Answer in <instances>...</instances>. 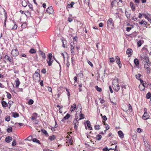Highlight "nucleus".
<instances>
[{
	"mask_svg": "<svg viewBox=\"0 0 151 151\" xmlns=\"http://www.w3.org/2000/svg\"><path fill=\"white\" fill-rule=\"evenodd\" d=\"M107 26L108 28L113 29L114 28V21L111 18H110L107 21Z\"/></svg>",
	"mask_w": 151,
	"mask_h": 151,
	"instance_id": "obj_1",
	"label": "nucleus"
},
{
	"mask_svg": "<svg viewBox=\"0 0 151 151\" xmlns=\"http://www.w3.org/2000/svg\"><path fill=\"white\" fill-rule=\"evenodd\" d=\"M70 51L71 52V53L72 54L71 55L72 56L71 57V61L72 63H73V60L74 58V57H73V55L75 54L74 52V47L75 45L74 44V42H71L70 44Z\"/></svg>",
	"mask_w": 151,
	"mask_h": 151,
	"instance_id": "obj_2",
	"label": "nucleus"
},
{
	"mask_svg": "<svg viewBox=\"0 0 151 151\" xmlns=\"http://www.w3.org/2000/svg\"><path fill=\"white\" fill-rule=\"evenodd\" d=\"M144 142L145 147V151H151V146L148 144L147 142L144 140Z\"/></svg>",
	"mask_w": 151,
	"mask_h": 151,
	"instance_id": "obj_3",
	"label": "nucleus"
},
{
	"mask_svg": "<svg viewBox=\"0 0 151 151\" xmlns=\"http://www.w3.org/2000/svg\"><path fill=\"white\" fill-rule=\"evenodd\" d=\"M144 110L145 113L142 117V118L144 120H147L149 118L150 116L147 113V109L146 108H144Z\"/></svg>",
	"mask_w": 151,
	"mask_h": 151,
	"instance_id": "obj_4",
	"label": "nucleus"
},
{
	"mask_svg": "<svg viewBox=\"0 0 151 151\" xmlns=\"http://www.w3.org/2000/svg\"><path fill=\"white\" fill-rule=\"evenodd\" d=\"M33 78L35 80H37L39 81H40V74L37 72V70L35 71L34 74Z\"/></svg>",
	"mask_w": 151,
	"mask_h": 151,
	"instance_id": "obj_5",
	"label": "nucleus"
},
{
	"mask_svg": "<svg viewBox=\"0 0 151 151\" xmlns=\"http://www.w3.org/2000/svg\"><path fill=\"white\" fill-rule=\"evenodd\" d=\"M11 54L13 57L17 56L19 55V51L16 47L15 49L12 50Z\"/></svg>",
	"mask_w": 151,
	"mask_h": 151,
	"instance_id": "obj_6",
	"label": "nucleus"
},
{
	"mask_svg": "<svg viewBox=\"0 0 151 151\" xmlns=\"http://www.w3.org/2000/svg\"><path fill=\"white\" fill-rule=\"evenodd\" d=\"M148 87V85L147 83L145 82L144 83H143L141 86L140 85L139 86V88L140 90L141 91H143L145 89V88L146 87L147 88Z\"/></svg>",
	"mask_w": 151,
	"mask_h": 151,
	"instance_id": "obj_7",
	"label": "nucleus"
},
{
	"mask_svg": "<svg viewBox=\"0 0 151 151\" xmlns=\"http://www.w3.org/2000/svg\"><path fill=\"white\" fill-rule=\"evenodd\" d=\"M4 58L8 62H12L13 61V58L12 57H10L8 55H6L4 56Z\"/></svg>",
	"mask_w": 151,
	"mask_h": 151,
	"instance_id": "obj_8",
	"label": "nucleus"
},
{
	"mask_svg": "<svg viewBox=\"0 0 151 151\" xmlns=\"http://www.w3.org/2000/svg\"><path fill=\"white\" fill-rule=\"evenodd\" d=\"M53 9L52 6L49 7L46 10V12L49 14H52L53 12Z\"/></svg>",
	"mask_w": 151,
	"mask_h": 151,
	"instance_id": "obj_9",
	"label": "nucleus"
},
{
	"mask_svg": "<svg viewBox=\"0 0 151 151\" xmlns=\"http://www.w3.org/2000/svg\"><path fill=\"white\" fill-rule=\"evenodd\" d=\"M4 16L5 17V19L4 21V26L5 27H6V22L7 19V15L6 13V12L5 11V10L4 9Z\"/></svg>",
	"mask_w": 151,
	"mask_h": 151,
	"instance_id": "obj_10",
	"label": "nucleus"
},
{
	"mask_svg": "<svg viewBox=\"0 0 151 151\" xmlns=\"http://www.w3.org/2000/svg\"><path fill=\"white\" fill-rule=\"evenodd\" d=\"M141 59L142 60L143 59V61L145 63H147L150 62L149 60V58L148 57H147L146 56H145L144 57V58L143 57H141Z\"/></svg>",
	"mask_w": 151,
	"mask_h": 151,
	"instance_id": "obj_11",
	"label": "nucleus"
},
{
	"mask_svg": "<svg viewBox=\"0 0 151 151\" xmlns=\"http://www.w3.org/2000/svg\"><path fill=\"white\" fill-rule=\"evenodd\" d=\"M134 62L136 67L139 68V61L137 58H135L134 60Z\"/></svg>",
	"mask_w": 151,
	"mask_h": 151,
	"instance_id": "obj_12",
	"label": "nucleus"
},
{
	"mask_svg": "<svg viewBox=\"0 0 151 151\" xmlns=\"http://www.w3.org/2000/svg\"><path fill=\"white\" fill-rule=\"evenodd\" d=\"M12 22H13L14 25H13V27L11 28V30H16L17 29V26L16 24V22L14 20H12Z\"/></svg>",
	"mask_w": 151,
	"mask_h": 151,
	"instance_id": "obj_13",
	"label": "nucleus"
},
{
	"mask_svg": "<svg viewBox=\"0 0 151 151\" xmlns=\"http://www.w3.org/2000/svg\"><path fill=\"white\" fill-rule=\"evenodd\" d=\"M118 134L119 137L121 139H122L124 137V134L122 131H119L118 132Z\"/></svg>",
	"mask_w": 151,
	"mask_h": 151,
	"instance_id": "obj_14",
	"label": "nucleus"
},
{
	"mask_svg": "<svg viewBox=\"0 0 151 151\" xmlns=\"http://www.w3.org/2000/svg\"><path fill=\"white\" fill-rule=\"evenodd\" d=\"M70 115L69 114H67L62 119L61 121L64 122L65 120L68 119L70 117Z\"/></svg>",
	"mask_w": 151,
	"mask_h": 151,
	"instance_id": "obj_15",
	"label": "nucleus"
},
{
	"mask_svg": "<svg viewBox=\"0 0 151 151\" xmlns=\"http://www.w3.org/2000/svg\"><path fill=\"white\" fill-rule=\"evenodd\" d=\"M86 123L87 124V126L88 129L90 130H92V128L90 126L91 123L88 120H87L86 121Z\"/></svg>",
	"mask_w": 151,
	"mask_h": 151,
	"instance_id": "obj_16",
	"label": "nucleus"
},
{
	"mask_svg": "<svg viewBox=\"0 0 151 151\" xmlns=\"http://www.w3.org/2000/svg\"><path fill=\"white\" fill-rule=\"evenodd\" d=\"M130 5L132 11H134L135 10V7L134 5V3L132 2H130Z\"/></svg>",
	"mask_w": 151,
	"mask_h": 151,
	"instance_id": "obj_17",
	"label": "nucleus"
},
{
	"mask_svg": "<svg viewBox=\"0 0 151 151\" xmlns=\"http://www.w3.org/2000/svg\"><path fill=\"white\" fill-rule=\"evenodd\" d=\"M12 137L8 136L6 138L5 140L7 143H9L12 141Z\"/></svg>",
	"mask_w": 151,
	"mask_h": 151,
	"instance_id": "obj_18",
	"label": "nucleus"
},
{
	"mask_svg": "<svg viewBox=\"0 0 151 151\" xmlns=\"http://www.w3.org/2000/svg\"><path fill=\"white\" fill-rule=\"evenodd\" d=\"M76 105L75 104H74L72 105L70 108V111H73L76 109Z\"/></svg>",
	"mask_w": 151,
	"mask_h": 151,
	"instance_id": "obj_19",
	"label": "nucleus"
},
{
	"mask_svg": "<svg viewBox=\"0 0 151 151\" xmlns=\"http://www.w3.org/2000/svg\"><path fill=\"white\" fill-rule=\"evenodd\" d=\"M11 114L13 117L16 118L18 117L19 116V114L17 112H12Z\"/></svg>",
	"mask_w": 151,
	"mask_h": 151,
	"instance_id": "obj_20",
	"label": "nucleus"
},
{
	"mask_svg": "<svg viewBox=\"0 0 151 151\" xmlns=\"http://www.w3.org/2000/svg\"><path fill=\"white\" fill-rule=\"evenodd\" d=\"M39 52H40V54L42 56V57L44 59H45L46 58V56L45 55V53L44 52L41 51L40 50L39 51Z\"/></svg>",
	"mask_w": 151,
	"mask_h": 151,
	"instance_id": "obj_21",
	"label": "nucleus"
},
{
	"mask_svg": "<svg viewBox=\"0 0 151 151\" xmlns=\"http://www.w3.org/2000/svg\"><path fill=\"white\" fill-rule=\"evenodd\" d=\"M37 114L36 113H34L33 114L32 116L31 117V119L32 120L35 119L37 118Z\"/></svg>",
	"mask_w": 151,
	"mask_h": 151,
	"instance_id": "obj_22",
	"label": "nucleus"
},
{
	"mask_svg": "<svg viewBox=\"0 0 151 151\" xmlns=\"http://www.w3.org/2000/svg\"><path fill=\"white\" fill-rule=\"evenodd\" d=\"M132 50L130 48H128L126 51V54L127 55H129V54H132Z\"/></svg>",
	"mask_w": 151,
	"mask_h": 151,
	"instance_id": "obj_23",
	"label": "nucleus"
},
{
	"mask_svg": "<svg viewBox=\"0 0 151 151\" xmlns=\"http://www.w3.org/2000/svg\"><path fill=\"white\" fill-rule=\"evenodd\" d=\"M42 132L43 133L46 137H48L49 134L47 133V131L44 129H42L41 130Z\"/></svg>",
	"mask_w": 151,
	"mask_h": 151,
	"instance_id": "obj_24",
	"label": "nucleus"
},
{
	"mask_svg": "<svg viewBox=\"0 0 151 151\" xmlns=\"http://www.w3.org/2000/svg\"><path fill=\"white\" fill-rule=\"evenodd\" d=\"M147 45H145V46L143 47L142 49V50L143 51H145V53L146 54L148 52L147 49Z\"/></svg>",
	"mask_w": 151,
	"mask_h": 151,
	"instance_id": "obj_25",
	"label": "nucleus"
},
{
	"mask_svg": "<svg viewBox=\"0 0 151 151\" xmlns=\"http://www.w3.org/2000/svg\"><path fill=\"white\" fill-rule=\"evenodd\" d=\"M151 63L149 62V63H145L144 64V68H150L151 66Z\"/></svg>",
	"mask_w": 151,
	"mask_h": 151,
	"instance_id": "obj_26",
	"label": "nucleus"
},
{
	"mask_svg": "<svg viewBox=\"0 0 151 151\" xmlns=\"http://www.w3.org/2000/svg\"><path fill=\"white\" fill-rule=\"evenodd\" d=\"M17 80L16 81V84H15V86L16 88H17L19 87V86L20 85V82L19 81V79L18 78H17Z\"/></svg>",
	"mask_w": 151,
	"mask_h": 151,
	"instance_id": "obj_27",
	"label": "nucleus"
},
{
	"mask_svg": "<svg viewBox=\"0 0 151 151\" xmlns=\"http://www.w3.org/2000/svg\"><path fill=\"white\" fill-rule=\"evenodd\" d=\"M114 150V148H110L109 149L107 147H106L104 148H103L102 150L103 151H110L109 150ZM114 151H115V150H114Z\"/></svg>",
	"mask_w": 151,
	"mask_h": 151,
	"instance_id": "obj_28",
	"label": "nucleus"
},
{
	"mask_svg": "<svg viewBox=\"0 0 151 151\" xmlns=\"http://www.w3.org/2000/svg\"><path fill=\"white\" fill-rule=\"evenodd\" d=\"M55 138L56 137L53 135L50 136L49 137V139L51 141L54 140Z\"/></svg>",
	"mask_w": 151,
	"mask_h": 151,
	"instance_id": "obj_29",
	"label": "nucleus"
},
{
	"mask_svg": "<svg viewBox=\"0 0 151 151\" xmlns=\"http://www.w3.org/2000/svg\"><path fill=\"white\" fill-rule=\"evenodd\" d=\"M53 62V60H52V59H49V61H47L48 65L50 66L52 65V63Z\"/></svg>",
	"mask_w": 151,
	"mask_h": 151,
	"instance_id": "obj_30",
	"label": "nucleus"
},
{
	"mask_svg": "<svg viewBox=\"0 0 151 151\" xmlns=\"http://www.w3.org/2000/svg\"><path fill=\"white\" fill-rule=\"evenodd\" d=\"M102 138V136L100 134H98L96 135V139L97 140H100Z\"/></svg>",
	"mask_w": 151,
	"mask_h": 151,
	"instance_id": "obj_31",
	"label": "nucleus"
},
{
	"mask_svg": "<svg viewBox=\"0 0 151 151\" xmlns=\"http://www.w3.org/2000/svg\"><path fill=\"white\" fill-rule=\"evenodd\" d=\"M80 114L79 115L80 116V118L79 119H78V120H81V119H84V115L83 114H82L81 113V111H80Z\"/></svg>",
	"mask_w": 151,
	"mask_h": 151,
	"instance_id": "obj_32",
	"label": "nucleus"
},
{
	"mask_svg": "<svg viewBox=\"0 0 151 151\" xmlns=\"http://www.w3.org/2000/svg\"><path fill=\"white\" fill-rule=\"evenodd\" d=\"M75 3L73 2H71L70 4H68V8H72L73 7V5H74Z\"/></svg>",
	"mask_w": 151,
	"mask_h": 151,
	"instance_id": "obj_33",
	"label": "nucleus"
},
{
	"mask_svg": "<svg viewBox=\"0 0 151 151\" xmlns=\"http://www.w3.org/2000/svg\"><path fill=\"white\" fill-rule=\"evenodd\" d=\"M32 141L33 142H36L38 144H40V141L37 140L36 138H33L32 139Z\"/></svg>",
	"mask_w": 151,
	"mask_h": 151,
	"instance_id": "obj_34",
	"label": "nucleus"
},
{
	"mask_svg": "<svg viewBox=\"0 0 151 151\" xmlns=\"http://www.w3.org/2000/svg\"><path fill=\"white\" fill-rule=\"evenodd\" d=\"M27 3L26 1L24 0V1H22V5L24 7H26L27 5Z\"/></svg>",
	"mask_w": 151,
	"mask_h": 151,
	"instance_id": "obj_35",
	"label": "nucleus"
},
{
	"mask_svg": "<svg viewBox=\"0 0 151 151\" xmlns=\"http://www.w3.org/2000/svg\"><path fill=\"white\" fill-rule=\"evenodd\" d=\"M29 52L31 54L35 53L36 52V50L33 49H31L29 51Z\"/></svg>",
	"mask_w": 151,
	"mask_h": 151,
	"instance_id": "obj_36",
	"label": "nucleus"
},
{
	"mask_svg": "<svg viewBox=\"0 0 151 151\" xmlns=\"http://www.w3.org/2000/svg\"><path fill=\"white\" fill-rule=\"evenodd\" d=\"M1 103L3 107H5L6 106L7 104L6 102L5 101H2L1 102Z\"/></svg>",
	"mask_w": 151,
	"mask_h": 151,
	"instance_id": "obj_37",
	"label": "nucleus"
},
{
	"mask_svg": "<svg viewBox=\"0 0 151 151\" xmlns=\"http://www.w3.org/2000/svg\"><path fill=\"white\" fill-rule=\"evenodd\" d=\"M139 23L141 25L142 24L146 25L147 24V23L146 21H143V20H142L141 22H139Z\"/></svg>",
	"mask_w": 151,
	"mask_h": 151,
	"instance_id": "obj_38",
	"label": "nucleus"
},
{
	"mask_svg": "<svg viewBox=\"0 0 151 151\" xmlns=\"http://www.w3.org/2000/svg\"><path fill=\"white\" fill-rule=\"evenodd\" d=\"M146 70L147 73L149 74L150 73L151 69L150 68L148 67V68H145Z\"/></svg>",
	"mask_w": 151,
	"mask_h": 151,
	"instance_id": "obj_39",
	"label": "nucleus"
},
{
	"mask_svg": "<svg viewBox=\"0 0 151 151\" xmlns=\"http://www.w3.org/2000/svg\"><path fill=\"white\" fill-rule=\"evenodd\" d=\"M151 96V94L150 92H148L146 95V98L149 99L150 98Z\"/></svg>",
	"mask_w": 151,
	"mask_h": 151,
	"instance_id": "obj_40",
	"label": "nucleus"
},
{
	"mask_svg": "<svg viewBox=\"0 0 151 151\" xmlns=\"http://www.w3.org/2000/svg\"><path fill=\"white\" fill-rule=\"evenodd\" d=\"M119 87L118 84L116 85V87L115 88L114 87V89L116 92H118L119 91Z\"/></svg>",
	"mask_w": 151,
	"mask_h": 151,
	"instance_id": "obj_41",
	"label": "nucleus"
},
{
	"mask_svg": "<svg viewBox=\"0 0 151 151\" xmlns=\"http://www.w3.org/2000/svg\"><path fill=\"white\" fill-rule=\"evenodd\" d=\"M94 128L95 130H99L100 129V126L99 125L96 124L94 126Z\"/></svg>",
	"mask_w": 151,
	"mask_h": 151,
	"instance_id": "obj_42",
	"label": "nucleus"
},
{
	"mask_svg": "<svg viewBox=\"0 0 151 151\" xmlns=\"http://www.w3.org/2000/svg\"><path fill=\"white\" fill-rule=\"evenodd\" d=\"M132 27H127L126 29L127 32H129L130 30L133 28V26L132 25H131Z\"/></svg>",
	"mask_w": 151,
	"mask_h": 151,
	"instance_id": "obj_43",
	"label": "nucleus"
},
{
	"mask_svg": "<svg viewBox=\"0 0 151 151\" xmlns=\"http://www.w3.org/2000/svg\"><path fill=\"white\" fill-rule=\"evenodd\" d=\"M6 131L8 133H9L12 131V128L11 127L9 128H8L6 129Z\"/></svg>",
	"mask_w": 151,
	"mask_h": 151,
	"instance_id": "obj_44",
	"label": "nucleus"
},
{
	"mask_svg": "<svg viewBox=\"0 0 151 151\" xmlns=\"http://www.w3.org/2000/svg\"><path fill=\"white\" fill-rule=\"evenodd\" d=\"M95 88L96 90L99 92H101L102 91V89L101 88L99 87L98 86H96Z\"/></svg>",
	"mask_w": 151,
	"mask_h": 151,
	"instance_id": "obj_45",
	"label": "nucleus"
},
{
	"mask_svg": "<svg viewBox=\"0 0 151 151\" xmlns=\"http://www.w3.org/2000/svg\"><path fill=\"white\" fill-rule=\"evenodd\" d=\"M17 142L16 140L15 139L13 140L12 142V146L13 147H14L16 145Z\"/></svg>",
	"mask_w": 151,
	"mask_h": 151,
	"instance_id": "obj_46",
	"label": "nucleus"
},
{
	"mask_svg": "<svg viewBox=\"0 0 151 151\" xmlns=\"http://www.w3.org/2000/svg\"><path fill=\"white\" fill-rule=\"evenodd\" d=\"M32 139V137L31 136H29L28 137L25 139V141H30Z\"/></svg>",
	"mask_w": 151,
	"mask_h": 151,
	"instance_id": "obj_47",
	"label": "nucleus"
},
{
	"mask_svg": "<svg viewBox=\"0 0 151 151\" xmlns=\"http://www.w3.org/2000/svg\"><path fill=\"white\" fill-rule=\"evenodd\" d=\"M34 103V101L32 99H30L29 100L28 102V104L29 105H31L33 104Z\"/></svg>",
	"mask_w": 151,
	"mask_h": 151,
	"instance_id": "obj_48",
	"label": "nucleus"
},
{
	"mask_svg": "<svg viewBox=\"0 0 151 151\" xmlns=\"http://www.w3.org/2000/svg\"><path fill=\"white\" fill-rule=\"evenodd\" d=\"M141 75L139 73L138 75H136V78L137 79L139 80L141 79L140 77H141Z\"/></svg>",
	"mask_w": 151,
	"mask_h": 151,
	"instance_id": "obj_49",
	"label": "nucleus"
},
{
	"mask_svg": "<svg viewBox=\"0 0 151 151\" xmlns=\"http://www.w3.org/2000/svg\"><path fill=\"white\" fill-rule=\"evenodd\" d=\"M10 120V116H6L5 118V120L7 122H9Z\"/></svg>",
	"mask_w": 151,
	"mask_h": 151,
	"instance_id": "obj_50",
	"label": "nucleus"
},
{
	"mask_svg": "<svg viewBox=\"0 0 151 151\" xmlns=\"http://www.w3.org/2000/svg\"><path fill=\"white\" fill-rule=\"evenodd\" d=\"M117 64H118V65L119 66V68H122V65L121 63V62L120 61V60L119 61H118L117 62H116Z\"/></svg>",
	"mask_w": 151,
	"mask_h": 151,
	"instance_id": "obj_51",
	"label": "nucleus"
},
{
	"mask_svg": "<svg viewBox=\"0 0 151 151\" xmlns=\"http://www.w3.org/2000/svg\"><path fill=\"white\" fill-rule=\"evenodd\" d=\"M6 93L7 94V98L9 99H11L12 98L11 94L8 92H6Z\"/></svg>",
	"mask_w": 151,
	"mask_h": 151,
	"instance_id": "obj_52",
	"label": "nucleus"
},
{
	"mask_svg": "<svg viewBox=\"0 0 151 151\" xmlns=\"http://www.w3.org/2000/svg\"><path fill=\"white\" fill-rule=\"evenodd\" d=\"M27 4L29 7V8L31 9L32 10H33V8H32V4H31L30 3L28 2Z\"/></svg>",
	"mask_w": 151,
	"mask_h": 151,
	"instance_id": "obj_53",
	"label": "nucleus"
},
{
	"mask_svg": "<svg viewBox=\"0 0 151 151\" xmlns=\"http://www.w3.org/2000/svg\"><path fill=\"white\" fill-rule=\"evenodd\" d=\"M142 44V41L141 40H139L137 42V45L138 47H140Z\"/></svg>",
	"mask_w": 151,
	"mask_h": 151,
	"instance_id": "obj_54",
	"label": "nucleus"
},
{
	"mask_svg": "<svg viewBox=\"0 0 151 151\" xmlns=\"http://www.w3.org/2000/svg\"><path fill=\"white\" fill-rule=\"evenodd\" d=\"M66 91L67 92V95H68V98L69 99L70 97V92H69V90L68 89H66Z\"/></svg>",
	"mask_w": 151,
	"mask_h": 151,
	"instance_id": "obj_55",
	"label": "nucleus"
},
{
	"mask_svg": "<svg viewBox=\"0 0 151 151\" xmlns=\"http://www.w3.org/2000/svg\"><path fill=\"white\" fill-rule=\"evenodd\" d=\"M79 124V122L78 121L76 120H74L73 121V124L74 125L76 124V125H78Z\"/></svg>",
	"mask_w": 151,
	"mask_h": 151,
	"instance_id": "obj_56",
	"label": "nucleus"
},
{
	"mask_svg": "<svg viewBox=\"0 0 151 151\" xmlns=\"http://www.w3.org/2000/svg\"><path fill=\"white\" fill-rule=\"evenodd\" d=\"M27 26V24L26 23H24L22 25V28H25Z\"/></svg>",
	"mask_w": 151,
	"mask_h": 151,
	"instance_id": "obj_57",
	"label": "nucleus"
},
{
	"mask_svg": "<svg viewBox=\"0 0 151 151\" xmlns=\"http://www.w3.org/2000/svg\"><path fill=\"white\" fill-rule=\"evenodd\" d=\"M87 62L88 64L90 65L91 67H92L93 66V64L89 60H88L87 61Z\"/></svg>",
	"mask_w": 151,
	"mask_h": 151,
	"instance_id": "obj_58",
	"label": "nucleus"
},
{
	"mask_svg": "<svg viewBox=\"0 0 151 151\" xmlns=\"http://www.w3.org/2000/svg\"><path fill=\"white\" fill-rule=\"evenodd\" d=\"M47 55L49 59H52V55L51 53H49Z\"/></svg>",
	"mask_w": 151,
	"mask_h": 151,
	"instance_id": "obj_59",
	"label": "nucleus"
},
{
	"mask_svg": "<svg viewBox=\"0 0 151 151\" xmlns=\"http://www.w3.org/2000/svg\"><path fill=\"white\" fill-rule=\"evenodd\" d=\"M115 60L116 62H117L119 61L120 60L119 57L118 56H116L115 57Z\"/></svg>",
	"mask_w": 151,
	"mask_h": 151,
	"instance_id": "obj_60",
	"label": "nucleus"
},
{
	"mask_svg": "<svg viewBox=\"0 0 151 151\" xmlns=\"http://www.w3.org/2000/svg\"><path fill=\"white\" fill-rule=\"evenodd\" d=\"M109 60H110V62H111V63H113L114 62V61H115L114 58H113V57L109 59Z\"/></svg>",
	"mask_w": 151,
	"mask_h": 151,
	"instance_id": "obj_61",
	"label": "nucleus"
},
{
	"mask_svg": "<svg viewBox=\"0 0 151 151\" xmlns=\"http://www.w3.org/2000/svg\"><path fill=\"white\" fill-rule=\"evenodd\" d=\"M41 72L43 74H45L46 72V69L45 68L42 69L41 70Z\"/></svg>",
	"mask_w": 151,
	"mask_h": 151,
	"instance_id": "obj_62",
	"label": "nucleus"
},
{
	"mask_svg": "<svg viewBox=\"0 0 151 151\" xmlns=\"http://www.w3.org/2000/svg\"><path fill=\"white\" fill-rule=\"evenodd\" d=\"M84 3L86 5H88L89 3V0H85Z\"/></svg>",
	"mask_w": 151,
	"mask_h": 151,
	"instance_id": "obj_63",
	"label": "nucleus"
},
{
	"mask_svg": "<svg viewBox=\"0 0 151 151\" xmlns=\"http://www.w3.org/2000/svg\"><path fill=\"white\" fill-rule=\"evenodd\" d=\"M102 119L104 121H106L107 120V117H106V116L105 115L103 116H102Z\"/></svg>",
	"mask_w": 151,
	"mask_h": 151,
	"instance_id": "obj_64",
	"label": "nucleus"
}]
</instances>
